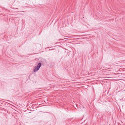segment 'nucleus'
<instances>
[{"label": "nucleus", "instance_id": "obj_4", "mask_svg": "<svg viewBox=\"0 0 125 125\" xmlns=\"http://www.w3.org/2000/svg\"><path fill=\"white\" fill-rule=\"evenodd\" d=\"M15 9H18V8H15Z\"/></svg>", "mask_w": 125, "mask_h": 125}, {"label": "nucleus", "instance_id": "obj_2", "mask_svg": "<svg viewBox=\"0 0 125 125\" xmlns=\"http://www.w3.org/2000/svg\"><path fill=\"white\" fill-rule=\"evenodd\" d=\"M94 81H97V79L96 78H94Z\"/></svg>", "mask_w": 125, "mask_h": 125}, {"label": "nucleus", "instance_id": "obj_3", "mask_svg": "<svg viewBox=\"0 0 125 125\" xmlns=\"http://www.w3.org/2000/svg\"><path fill=\"white\" fill-rule=\"evenodd\" d=\"M7 101H8L9 102V103H12V102H11V101H9V100H7Z\"/></svg>", "mask_w": 125, "mask_h": 125}, {"label": "nucleus", "instance_id": "obj_5", "mask_svg": "<svg viewBox=\"0 0 125 125\" xmlns=\"http://www.w3.org/2000/svg\"><path fill=\"white\" fill-rule=\"evenodd\" d=\"M83 108H84V107L83 106Z\"/></svg>", "mask_w": 125, "mask_h": 125}, {"label": "nucleus", "instance_id": "obj_1", "mask_svg": "<svg viewBox=\"0 0 125 125\" xmlns=\"http://www.w3.org/2000/svg\"><path fill=\"white\" fill-rule=\"evenodd\" d=\"M41 63L39 62L37 64V66H35L33 69V71L34 72H35L36 71L39 70L41 66Z\"/></svg>", "mask_w": 125, "mask_h": 125}]
</instances>
